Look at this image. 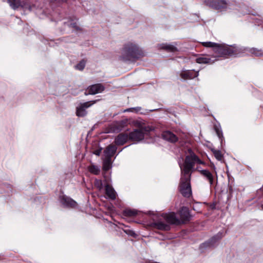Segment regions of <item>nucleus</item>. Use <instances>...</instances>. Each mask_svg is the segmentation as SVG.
<instances>
[{"instance_id":"10","label":"nucleus","mask_w":263,"mask_h":263,"mask_svg":"<svg viewBox=\"0 0 263 263\" xmlns=\"http://www.w3.org/2000/svg\"><path fill=\"white\" fill-rule=\"evenodd\" d=\"M179 214L180 216L179 219L181 220L180 224L187 223L191 220V215L188 208L186 207H182L179 210Z\"/></svg>"},{"instance_id":"4","label":"nucleus","mask_w":263,"mask_h":263,"mask_svg":"<svg viewBox=\"0 0 263 263\" xmlns=\"http://www.w3.org/2000/svg\"><path fill=\"white\" fill-rule=\"evenodd\" d=\"M179 188L183 196L190 197L192 195L191 176L181 175Z\"/></svg>"},{"instance_id":"23","label":"nucleus","mask_w":263,"mask_h":263,"mask_svg":"<svg viewBox=\"0 0 263 263\" xmlns=\"http://www.w3.org/2000/svg\"><path fill=\"white\" fill-rule=\"evenodd\" d=\"M196 62L199 64H212L214 63V61L212 60L211 58L203 55L196 58Z\"/></svg>"},{"instance_id":"5","label":"nucleus","mask_w":263,"mask_h":263,"mask_svg":"<svg viewBox=\"0 0 263 263\" xmlns=\"http://www.w3.org/2000/svg\"><path fill=\"white\" fill-rule=\"evenodd\" d=\"M207 5L217 10H225L227 8V3L225 0H206Z\"/></svg>"},{"instance_id":"29","label":"nucleus","mask_w":263,"mask_h":263,"mask_svg":"<svg viewBox=\"0 0 263 263\" xmlns=\"http://www.w3.org/2000/svg\"><path fill=\"white\" fill-rule=\"evenodd\" d=\"M200 44L204 47L212 48L214 52L217 45V43L212 42H201Z\"/></svg>"},{"instance_id":"11","label":"nucleus","mask_w":263,"mask_h":263,"mask_svg":"<svg viewBox=\"0 0 263 263\" xmlns=\"http://www.w3.org/2000/svg\"><path fill=\"white\" fill-rule=\"evenodd\" d=\"M105 89L104 86L101 84H96L89 86L85 94L86 95H95L98 93L102 92Z\"/></svg>"},{"instance_id":"35","label":"nucleus","mask_w":263,"mask_h":263,"mask_svg":"<svg viewBox=\"0 0 263 263\" xmlns=\"http://www.w3.org/2000/svg\"><path fill=\"white\" fill-rule=\"evenodd\" d=\"M219 238H221V236H219V237L217 238V237L216 236L213 237V238H212V239H211V241H213V242H215Z\"/></svg>"},{"instance_id":"27","label":"nucleus","mask_w":263,"mask_h":263,"mask_svg":"<svg viewBox=\"0 0 263 263\" xmlns=\"http://www.w3.org/2000/svg\"><path fill=\"white\" fill-rule=\"evenodd\" d=\"M212 151L214 155V157L218 161L224 162L223 155L220 151L212 149Z\"/></svg>"},{"instance_id":"17","label":"nucleus","mask_w":263,"mask_h":263,"mask_svg":"<svg viewBox=\"0 0 263 263\" xmlns=\"http://www.w3.org/2000/svg\"><path fill=\"white\" fill-rule=\"evenodd\" d=\"M151 226L155 229L162 231H169L171 229L170 226L161 221H158L152 223Z\"/></svg>"},{"instance_id":"7","label":"nucleus","mask_w":263,"mask_h":263,"mask_svg":"<svg viewBox=\"0 0 263 263\" xmlns=\"http://www.w3.org/2000/svg\"><path fill=\"white\" fill-rule=\"evenodd\" d=\"M147 134V133L136 129L130 132L128 135L130 141L138 142L144 139L145 134Z\"/></svg>"},{"instance_id":"21","label":"nucleus","mask_w":263,"mask_h":263,"mask_svg":"<svg viewBox=\"0 0 263 263\" xmlns=\"http://www.w3.org/2000/svg\"><path fill=\"white\" fill-rule=\"evenodd\" d=\"M198 171L209 181L210 185L212 186L214 183V177L212 174L208 170H202Z\"/></svg>"},{"instance_id":"31","label":"nucleus","mask_w":263,"mask_h":263,"mask_svg":"<svg viewBox=\"0 0 263 263\" xmlns=\"http://www.w3.org/2000/svg\"><path fill=\"white\" fill-rule=\"evenodd\" d=\"M86 61L84 60H81L75 66L76 69L79 70H83L85 66Z\"/></svg>"},{"instance_id":"12","label":"nucleus","mask_w":263,"mask_h":263,"mask_svg":"<svg viewBox=\"0 0 263 263\" xmlns=\"http://www.w3.org/2000/svg\"><path fill=\"white\" fill-rule=\"evenodd\" d=\"M199 75V71L194 70H183L181 71L180 76L184 80L193 79Z\"/></svg>"},{"instance_id":"6","label":"nucleus","mask_w":263,"mask_h":263,"mask_svg":"<svg viewBox=\"0 0 263 263\" xmlns=\"http://www.w3.org/2000/svg\"><path fill=\"white\" fill-rule=\"evenodd\" d=\"M127 119L114 122L109 125V132L119 133L127 125Z\"/></svg>"},{"instance_id":"24","label":"nucleus","mask_w":263,"mask_h":263,"mask_svg":"<svg viewBox=\"0 0 263 263\" xmlns=\"http://www.w3.org/2000/svg\"><path fill=\"white\" fill-rule=\"evenodd\" d=\"M111 159L105 158L103 161V170L107 171L111 168Z\"/></svg>"},{"instance_id":"16","label":"nucleus","mask_w":263,"mask_h":263,"mask_svg":"<svg viewBox=\"0 0 263 263\" xmlns=\"http://www.w3.org/2000/svg\"><path fill=\"white\" fill-rule=\"evenodd\" d=\"M61 202L67 207L74 208L77 206V202L72 199L63 195L60 197Z\"/></svg>"},{"instance_id":"22","label":"nucleus","mask_w":263,"mask_h":263,"mask_svg":"<svg viewBox=\"0 0 263 263\" xmlns=\"http://www.w3.org/2000/svg\"><path fill=\"white\" fill-rule=\"evenodd\" d=\"M158 48L159 49L164 50L168 52H174L178 51L175 46L167 43H163L159 45Z\"/></svg>"},{"instance_id":"18","label":"nucleus","mask_w":263,"mask_h":263,"mask_svg":"<svg viewBox=\"0 0 263 263\" xmlns=\"http://www.w3.org/2000/svg\"><path fill=\"white\" fill-rule=\"evenodd\" d=\"M10 6L13 9L15 10L19 7L26 8V3L25 1L21 2V0H8Z\"/></svg>"},{"instance_id":"8","label":"nucleus","mask_w":263,"mask_h":263,"mask_svg":"<svg viewBox=\"0 0 263 263\" xmlns=\"http://www.w3.org/2000/svg\"><path fill=\"white\" fill-rule=\"evenodd\" d=\"M162 217L165 221L170 224L180 225L181 220L177 217L175 212L163 213Z\"/></svg>"},{"instance_id":"28","label":"nucleus","mask_w":263,"mask_h":263,"mask_svg":"<svg viewBox=\"0 0 263 263\" xmlns=\"http://www.w3.org/2000/svg\"><path fill=\"white\" fill-rule=\"evenodd\" d=\"M250 53L256 57H262L263 51L261 49L256 48H252L250 49Z\"/></svg>"},{"instance_id":"9","label":"nucleus","mask_w":263,"mask_h":263,"mask_svg":"<svg viewBox=\"0 0 263 263\" xmlns=\"http://www.w3.org/2000/svg\"><path fill=\"white\" fill-rule=\"evenodd\" d=\"M96 101L86 102L81 104L76 108V115L80 117H83L87 115L86 109L95 104Z\"/></svg>"},{"instance_id":"3","label":"nucleus","mask_w":263,"mask_h":263,"mask_svg":"<svg viewBox=\"0 0 263 263\" xmlns=\"http://www.w3.org/2000/svg\"><path fill=\"white\" fill-rule=\"evenodd\" d=\"M214 52L218 57L228 58L236 56L239 53V51L235 47L217 43Z\"/></svg>"},{"instance_id":"13","label":"nucleus","mask_w":263,"mask_h":263,"mask_svg":"<svg viewBox=\"0 0 263 263\" xmlns=\"http://www.w3.org/2000/svg\"><path fill=\"white\" fill-rule=\"evenodd\" d=\"M104 188L106 198L115 200L117 198V194L112 186L107 183L105 185Z\"/></svg>"},{"instance_id":"36","label":"nucleus","mask_w":263,"mask_h":263,"mask_svg":"<svg viewBox=\"0 0 263 263\" xmlns=\"http://www.w3.org/2000/svg\"><path fill=\"white\" fill-rule=\"evenodd\" d=\"M101 149H97V150H96L94 152H93V154H95L96 155H97V156H99L100 153H101Z\"/></svg>"},{"instance_id":"26","label":"nucleus","mask_w":263,"mask_h":263,"mask_svg":"<svg viewBox=\"0 0 263 263\" xmlns=\"http://www.w3.org/2000/svg\"><path fill=\"white\" fill-rule=\"evenodd\" d=\"M88 170L91 174L96 175L99 174L100 172V167L98 166L95 165L94 164H91L88 166Z\"/></svg>"},{"instance_id":"20","label":"nucleus","mask_w":263,"mask_h":263,"mask_svg":"<svg viewBox=\"0 0 263 263\" xmlns=\"http://www.w3.org/2000/svg\"><path fill=\"white\" fill-rule=\"evenodd\" d=\"M117 147L113 144L109 145L104 150V153L105 158L111 159L117 151Z\"/></svg>"},{"instance_id":"32","label":"nucleus","mask_w":263,"mask_h":263,"mask_svg":"<svg viewBox=\"0 0 263 263\" xmlns=\"http://www.w3.org/2000/svg\"><path fill=\"white\" fill-rule=\"evenodd\" d=\"M95 185L99 190H101L103 188V183L101 180L96 179L95 181Z\"/></svg>"},{"instance_id":"33","label":"nucleus","mask_w":263,"mask_h":263,"mask_svg":"<svg viewBox=\"0 0 263 263\" xmlns=\"http://www.w3.org/2000/svg\"><path fill=\"white\" fill-rule=\"evenodd\" d=\"M124 232L126 234H127V235H128L129 236H133V237H135L136 236V233L133 230H124Z\"/></svg>"},{"instance_id":"14","label":"nucleus","mask_w":263,"mask_h":263,"mask_svg":"<svg viewBox=\"0 0 263 263\" xmlns=\"http://www.w3.org/2000/svg\"><path fill=\"white\" fill-rule=\"evenodd\" d=\"M161 137L163 139L171 143H175L178 140L176 135L169 130H165L162 133Z\"/></svg>"},{"instance_id":"1","label":"nucleus","mask_w":263,"mask_h":263,"mask_svg":"<svg viewBox=\"0 0 263 263\" xmlns=\"http://www.w3.org/2000/svg\"><path fill=\"white\" fill-rule=\"evenodd\" d=\"M144 55V52L137 45L128 43L122 50L121 58L124 61H135Z\"/></svg>"},{"instance_id":"19","label":"nucleus","mask_w":263,"mask_h":263,"mask_svg":"<svg viewBox=\"0 0 263 263\" xmlns=\"http://www.w3.org/2000/svg\"><path fill=\"white\" fill-rule=\"evenodd\" d=\"M134 125L138 128V130H140L141 131L149 133L153 130V128L149 126H145L144 123L140 121L136 120L134 122Z\"/></svg>"},{"instance_id":"15","label":"nucleus","mask_w":263,"mask_h":263,"mask_svg":"<svg viewBox=\"0 0 263 263\" xmlns=\"http://www.w3.org/2000/svg\"><path fill=\"white\" fill-rule=\"evenodd\" d=\"M129 140V137L126 133L119 134L115 139V143L117 145H123Z\"/></svg>"},{"instance_id":"2","label":"nucleus","mask_w":263,"mask_h":263,"mask_svg":"<svg viewBox=\"0 0 263 263\" xmlns=\"http://www.w3.org/2000/svg\"><path fill=\"white\" fill-rule=\"evenodd\" d=\"M196 163L199 164H204V162L194 154L186 156L183 167L181 165L180 166L181 175L191 177V174Z\"/></svg>"},{"instance_id":"30","label":"nucleus","mask_w":263,"mask_h":263,"mask_svg":"<svg viewBox=\"0 0 263 263\" xmlns=\"http://www.w3.org/2000/svg\"><path fill=\"white\" fill-rule=\"evenodd\" d=\"M214 129L216 132V133L217 136L218 137L219 139L222 142V140L223 139V133H222V131L221 130V127L220 126L215 125L214 126Z\"/></svg>"},{"instance_id":"37","label":"nucleus","mask_w":263,"mask_h":263,"mask_svg":"<svg viewBox=\"0 0 263 263\" xmlns=\"http://www.w3.org/2000/svg\"><path fill=\"white\" fill-rule=\"evenodd\" d=\"M261 209L263 210V204H262L261 205Z\"/></svg>"},{"instance_id":"34","label":"nucleus","mask_w":263,"mask_h":263,"mask_svg":"<svg viewBox=\"0 0 263 263\" xmlns=\"http://www.w3.org/2000/svg\"><path fill=\"white\" fill-rule=\"evenodd\" d=\"M213 241H211V240L209 242H206L205 243H202L201 246V248H206L208 247H210L211 246L213 245Z\"/></svg>"},{"instance_id":"25","label":"nucleus","mask_w":263,"mask_h":263,"mask_svg":"<svg viewBox=\"0 0 263 263\" xmlns=\"http://www.w3.org/2000/svg\"><path fill=\"white\" fill-rule=\"evenodd\" d=\"M138 214V211L136 210L126 209L123 211V215L126 217H134Z\"/></svg>"}]
</instances>
